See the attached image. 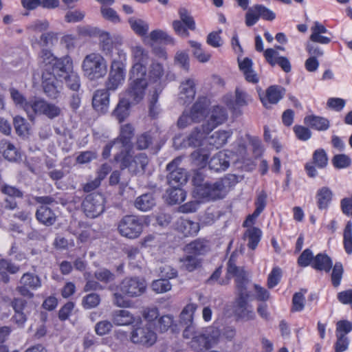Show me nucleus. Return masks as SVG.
Segmentation results:
<instances>
[{
    "instance_id": "f257e3e1",
    "label": "nucleus",
    "mask_w": 352,
    "mask_h": 352,
    "mask_svg": "<svg viewBox=\"0 0 352 352\" xmlns=\"http://www.w3.org/2000/svg\"><path fill=\"white\" fill-rule=\"evenodd\" d=\"M227 275L228 278L230 276L235 277L238 292L234 309L235 316L245 321L254 320L256 315L252 305L248 302L250 294L246 288L249 280L245 272L236 265V261L233 256H230L228 262Z\"/></svg>"
},
{
    "instance_id": "f03ea898",
    "label": "nucleus",
    "mask_w": 352,
    "mask_h": 352,
    "mask_svg": "<svg viewBox=\"0 0 352 352\" xmlns=\"http://www.w3.org/2000/svg\"><path fill=\"white\" fill-rule=\"evenodd\" d=\"M201 175L197 173L193 179L195 186V192L196 195L206 201L215 200L217 199H222L226 195L227 184L229 182L227 179H219L214 183H199V180L201 179Z\"/></svg>"
},
{
    "instance_id": "7ed1b4c3",
    "label": "nucleus",
    "mask_w": 352,
    "mask_h": 352,
    "mask_svg": "<svg viewBox=\"0 0 352 352\" xmlns=\"http://www.w3.org/2000/svg\"><path fill=\"white\" fill-rule=\"evenodd\" d=\"M84 76L90 80H97L104 78L107 74V63L99 53H90L85 56L82 62Z\"/></svg>"
},
{
    "instance_id": "20e7f679",
    "label": "nucleus",
    "mask_w": 352,
    "mask_h": 352,
    "mask_svg": "<svg viewBox=\"0 0 352 352\" xmlns=\"http://www.w3.org/2000/svg\"><path fill=\"white\" fill-rule=\"evenodd\" d=\"M114 159L120 163L122 169L128 168L133 175H142L144 173L145 168L148 164V156L145 153H139L135 155L133 159L129 155V151H121L117 154Z\"/></svg>"
},
{
    "instance_id": "39448f33",
    "label": "nucleus",
    "mask_w": 352,
    "mask_h": 352,
    "mask_svg": "<svg viewBox=\"0 0 352 352\" xmlns=\"http://www.w3.org/2000/svg\"><path fill=\"white\" fill-rule=\"evenodd\" d=\"M148 86L146 74H133L129 72V83L125 91L126 98L131 103H139L145 96V91Z\"/></svg>"
},
{
    "instance_id": "423d86ee",
    "label": "nucleus",
    "mask_w": 352,
    "mask_h": 352,
    "mask_svg": "<svg viewBox=\"0 0 352 352\" xmlns=\"http://www.w3.org/2000/svg\"><path fill=\"white\" fill-rule=\"evenodd\" d=\"M157 333L148 322L146 324L140 323L139 325L133 326L130 333V340L133 344L144 347L152 346L157 342Z\"/></svg>"
},
{
    "instance_id": "0eeeda50",
    "label": "nucleus",
    "mask_w": 352,
    "mask_h": 352,
    "mask_svg": "<svg viewBox=\"0 0 352 352\" xmlns=\"http://www.w3.org/2000/svg\"><path fill=\"white\" fill-rule=\"evenodd\" d=\"M117 230L123 237L138 239L143 231V224L135 215H125L117 223Z\"/></svg>"
},
{
    "instance_id": "6e6552de",
    "label": "nucleus",
    "mask_w": 352,
    "mask_h": 352,
    "mask_svg": "<svg viewBox=\"0 0 352 352\" xmlns=\"http://www.w3.org/2000/svg\"><path fill=\"white\" fill-rule=\"evenodd\" d=\"M143 318L159 332H166L173 324L174 318L170 314L160 316L157 307H147L142 313Z\"/></svg>"
},
{
    "instance_id": "1a4fd4ad",
    "label": "nucleus",
    "mask_w": 352,
    "mask_h": 352,
    "mask_svg": "<svg viewBox=\"0 0 352 352\" xmlns=\"http://www.w3.org/2000/svg\"><path fill=\"white\" fill-rule=\"evenodd\" d=\"M105 199L102 194L92 193L86 196L82 208L87 217L96 218L104 210Z\"/></svg>"
},
{
    "instance_id": "9d476101",
    "label": "nucleus",
    "mask_w": 352,
    "mask_h": 352,
    "mask_svg": "<svg viewBox=\"0 0 352 352\" xmlns=\"http://www.w3.org/2000/svg\"><path fill=\"white\" fill-rule=\"evenodd\" d=\"M183 337L186 339H191L188 345L196 352H201L204 349L212 347L202 330H197L194 325L186 327L183 331Z\"/></svg>"
},
{
    "instance_id": "9b49d317",
    "label": "nucleus",
    "mask_w": 352,
    "mask_h": 352,
    "mask_svg": "<svg viewBox=\"0 0 352 352\" xmlns=\"http://www.w3.org/2000/svg\"><path fill=\"white\" fill-rule=\"evenodd\" d=\"M118 289L122 294L135 298L145 293L146 283L143 278L139 277H126L120 283Z\"/></svg>"
},
{
    "instance_id": "f8f14e48",
    "label": "nucleus",
    "mask_w": 352,
    "mask_h": 352,
    "mask_svg": "<svg viewBox=\"0 0 352 352\" xmlns=\"http://www.w3.org/2000/svg\"><path fill=\"white\" fill-rule=\"evenodd\" d=\"M30 108L32 109L29 116L30 120H34L36 115H44L50 119H54L61 113V109L58 106L44 100H34Z\"/></svg>"
},
{
    "instance_id": "ddd939ff",
    "label": "nucleus",
    "mask_w": 352,
    "mask_h": 352,
    "mask_svg": "<svg viewBox=\"0 0 352 352\" xmlns=\"http://www.w3.org/2000/svg\"><path fill=\"white\" fill-rule=\"evenodd\" d=\"M125 80V66L120 60H113L111 62L107 80L105 82L106 89L109 91L116 90L122 85Z\"/></svg>"
},
{
    "instance_id": "4468645a",
    "label": "nucleus",
    "mask_w": 352,
    "mask_h": 352,
    "mask_svg": "<svg viewBox=\"0 0 352 352\" xmlns=\"http://www.w3.org/2000/svg\"><path fill=\"white\" fill-rule=\"evenodd\" d=\"M41 287L40 277L32 273L26 272L21 277L19 285L16 287V290L21 296L31 299L34 295L30 289L35 290Z\"/></svg>"
},
{
    "instance_id": "2eb2a0df",
    "label": "nucleus",
    "mask_w": 352,
    "mask_h": 352,
    "mask_svg": "<svg viewBox=\"0 0 352 352\" xmlns=\"http://www.w3.org/2000/svg\"><path fill=\"white\" fill-rule=\"evenodd\" d=\"M42 86L47 97L56 99L63 90V80L58 78L46 69L42 74Z\"/></svg>"
},
{
    "instance_id": "dca6fc26",
    "label": "nucleus",
    "mask_w": 352,
    "mask_h": 352,
    "mask_svg": "<svg viewBox=\"0 0 352 352\" xmlns=\"http://www.w3.org/2000/svg\"><path fill=\"white\" fill-rule=\"evenodd\" d=\"M181 161V157H177L166 166V170L168 171L167 181L172 187L180 186L187 182V173L186 170L179 167Z\"/></svg>"
},
{
    "instance_id": "f3484780",
    "label": "nucleus",
    "mask_w": 352,
    "mask_h": 352,
    "mask_svg": "<svg viewBox=\"0 0 352 352\" xmlns=\"http://www.w3.org/2000/svg\"><path fill=\"white\" fill-rule=\"evenodd\" d=\"M133 65L129 72L133 74H146V65L149 60L148 51L142 47L137 45L131 49Z\"/></svg>"
},
{
    "instance_id": "a211bd4d",
    "label": "nucleus",
    "mask_w": 352,
    "mask_h": 352,
    "mask_svg": "<svg viewBox=\"0 0 352 352\" xmlns=\"http://www.w3.org/2000/svg\"><path fill=\"white\" fill-rule=\"evenodd\" d=\"M260 17L267 21H272L275 19L276 14L263 5H255L250 8L245 14L246 25L248 27L254 25Z\"/></svg>"
},
{
    "instance_id": "6ab92c4d",
    "label": "nucleus",
    "mask_w": 352,
    "mask_h": 352,
    "mask_svg": "<svg viewBox=\"0 0 352 352\" xmlns=\"http://www.w3.org/2000/svg\"><path fill=\"white\" fill-rule=\"evenodd\" d=\"M100 50L108 54L112 52L113 48L120 46L123 43L122 37L119 34L111 35L109 32L98 30Z\"/></svg>"
},
{
    "instance_id": "aec40b11",
    "label": "nucleus",
    "mask_w": 352,
    "mask_h": 352,
    "mask_svg": "<svg viewBox=\"0 0 352 352\" xmlns=\"http://www.w3.org/2000/svg\"><path fill=\"white\" fill-rule=\"evenodd\" d=\"M210 131H206L205 126L195 127L189 135L183 140L184 147H201L205 144L206 135Z\"/></svg>"
},
{
    "instance_id": "412c9836",
    "label": "nucleus",
    "mask_w": 352,
    "mask_h": 352,
    "mask_svg": "<svg viewBox=\"0 0 352 352\" xmlns=\"http://www.w3.org/2000/svg\"><path fill=\"white\" fill-rule=\"evenodd\" d=\"M10 305L14 311L11 320L13 323L16 324L18 327H23L28 320V317L23 311L27 305V301L22 298H14L10 302Z\"/></svg>"
},
{
    "instance_id": "4be33fe9",
    "label": "nucleus",
    "mask_w": 352,
    "mask_h": 352,
    "mask_svg": "<svg viewBox=\"0 0 352 352\" xmlns=\"http://www.w3.org/2000/svg\"><path fill=\"white\" fill-rule=\"evenodd\" d=\"M228 118L226 111L220 106H214L209 113L207 122L204 125L206 131H212L217 126L223 124Z\"/></svg>"
},
{
    "instance_id": "5701e85b",
    "label": "nucleus",
    "mask_w": 352,
    "mask_h": 352,
    "mask_svg": "<svg viewBox=\"0 0 352 352\" xmlns=\"http://www.w3.org/2000/svg\"><path fill=\"white\" fill-rule=\"evenodd\" d=\"M52 74L61 79L68 73L74 70L73 61L70 56H65L60 58H56L52 67Z\"/></svg>"
},
{
    "instance_id": "b1692460",
    "label": "nucleus",
    "mask_w": 352,
    "mask_h": 352,
    "mask_svg": "<svg viewBox=\"0 0 352 352\" xmlns=\"http://www.w3.org/2000/svg\"><path fill=\"white\" fill-rule=\"evenodd\" d=\"M134 135V128L131 124L122 125L120 135L115 139V144L117 147H122L121 151H129L131 148V140Z\"/></svg>"
},
{
    "instance_id": "393cba45",
    "label": "nucleus",
    "mask_w": 352,
    "mask_h": 352,
    "mask_svg": "<svg viewBox=\"0 0 352 352\" xmlns=\"http://www.w3.org/2000/svg\"><path fill=\"white\" fill-rule=\"evenodd\" d=\"M179 99L183 104L190 103L195 96V82L194 79L188 78L181 82Z\"/></svg>"
},
{
    "instance_id": "a878e982",
    "label": "nucleus",
    "mask_w": 352,
    "mask_h": 352,
    "mask_svg": "<svg viewBox=\"0 0 352 352\" xmlns=\"http://www.w3.org/2000/svg\"><path fill=\"white\" fill-rule=\"evenodd\" d=\"M285 89L281 87L273 85L270 86L266 90L264 97H261L263 104L267 109L271 107V104H276L284 96Z\"/></svg>"
},
{
    "instance_id": "bb28decb",
    "label": "nucleus",
    "mask_w": 352,
    "mask_h": 352,
    "mask_svg": "<svg viewBox=\"0 0 352 352\" xmlns=\"http://www.w3.org/2000/svg\"><path fill=\"white\" fill-rule=\"evenodd\" d=\"M106 89L97 90L92 100L93 107L98 112L102 113H105L109 107V94Z\"/></svg>"
},
{
    "instance_id": "cd10ccee",
    "label": "nucleus",
    "mask_w": 352,
    "mask_h": 352,
    "mask_svg": "<svg viewBox=\"0 0 352 352\" xmlns=\"http://www.w3.org/2000/svg\"><path fill=\"white\" fill-rule=\"evenodd\" d=\"M165 74V68L162 63L153 61L148 71V80L150 83L156 84L155 88H162L161 80Z\"/></svg>"
},
{
    "instance_id": "c85d7f7f",
    "label": "nucleus",
    "mask_w": 352,
    "mask_h": 352,
    "mask_svg": "<svg viewBox=\"0 0 352 352\" xmlns=\"http://www.w3.org/2000/svg\"><path fill=\"white\" fill-rule=\"evenodd\" d=\"M113 324L116 326H129L133 324L135 318L129 311L126 309H118L111 314Z\"/></svg>"
},
{
    "instance_id": "c756f323",
    "label": "nucleus",
    "mask_w": 352,
    "mask_h": 352,
    "mask_svg": "<svg viewBox=\"0 0 352 352\" xmlns=\"http://www.w3.org/2000/svg\"><path fill=\"white\" fill-rule=\"evenodd\" d=\"M311 32L309 41L320 44H328L331 42L329 37L322 35V34L327 33L328 30L318 21L314 22V25L311 28Z\"/></svg>"
},
{
    "instance_id": "7c9ffc66",
    "label": "nucleus",
    "mask_w": 352,
    "mask_h": 352,
    "mask_svg": "<svg viewBox=\"0 0 352 352\" xmlns=\"http://www.w3.org/2000/svg\"><path fill=\"white\" fill-rule=\"evenodd\" d=\"M199 224L197 222L180 218L176 223L177 230L184 236H193L199 230Z\"/></svg>"
},
{
    "instance_id": "2f4dec72",
    "label": "nucleus",
    "mask_w": 352,
    "mask_h": 352,
    "mask_svg": "<svg viewBox=\"0 0 352 352\" xmlns=\"http://www.w3.org/2000/svg\"><path fill=\"white\" fill-rule=\"evenodd\" d=\"M36 219L46 226H50L55 223L56 215L48 206H41L36 212Z\"/></svg>"
},
{
    "instance_id": "473e14b6",
    "label": "nucleus",
    "mask_w": 352,
    "mask_h": 352,
    "mask_svg": "<svg viewBox=\"0 0 352 352\" xmlns=\"http://www.w3.org/2000/svg\"><path fill=\"white\" fill-rule=\"evenodd\" d=\"M209 168L214 171L226 170L230 166V160L227 154L219 151L215 154L208 162Z\"/></svg>"
},
{
    "instance_id": "72a5a7b5",
    "label": "nucleus",
    "mask_w": 352,
    "mask_h": 352,
    "mask_svg": "<svg viewBox=\"0 0 352 352\" xmlns=\"http://www.w3.org/2000/svg\"><path fill=\"white\" fill-rule=\"evenodd\" d=\"M251 101L250 96L242 89L237 87L235 89V100L226 99V103L229 109H236V107H243L248 104Z\"/></svg>"
},
{
    "instance_id": "f704fd0d",
    "label": "nucleus",
    "mask_w": 352,
    "mask_h": 352,
    "mask_svg": "<svg viewBox=\"0 0 352 352\" xmlns=\"http://www.w3.org/2000/svg\"><path fill=\"white\" fill-rule=\"evenodd\" d=\"M208 104L205 98L199 99L192 106L190 111L191 120L201 121L206 116Z\"/></svg>"
},
{
    "instance_id": "c9c22d12",
    "label": "nucleus",
    "mask_w": 352,
    "mask_h": 352,
    "mask_svg": "<svg viewBox=\"0 0 352 352\" xmlns=\"http://www.w3.org/2000/svg\"><path fill=\"white\" fill-rule=\"evenodd\" d=\"M155 204L153 195L152 193H145L135 199L134 206L138 210L146 212L151 210Z\"/></svg>"
},
{
    "instance_id": "e433bc0d",
    "label": "nucleus",
    "mask_w": 352,
    "mask_h": 352,
    "mask_svg": "<svg viewBox=\"0 0 352 352\" xmlns=\"http://www.w3.org/2000/svg\"><path fill=\"white\" fill-rule=\"evenodd\" d=\"M10 94L14 104L23 108L29 117L32 112V109H30V106H32L33 101L34 100L27 101L24 96L15 88H10Z\"/></svg>"
},
{
    "instance_id": "4c0bfd02",
    "label": "nucleus",
    "mask_w": 352,
    "mask_h": 352,
    "mask_svg": "<svg viewBox=\"0 0 352 352\" xmlns=\"http://www.w3.org/2000/svg\"><path fill=\"white\" fill-rule=\"evenodd\" d=\"M131 102L126 98H123L119 100L116 109L113 111V116L122 122L129 116V109Z\"/></svg>"
},
{
    "instance_id": "58836bf2",
    "label": "nucleus",
    "mask_w": 352,
    "mask_h": 352,
    "mask_svg": "<svg viewBox=\"0 0 352 352\" xmlns=\"http://www.w3.org/2000/svg\"><path fill=\"white\" fill-rule=\"evenodd\" d=\"M304 122L308 126L318 131H325L329 127V121L327 118L314 115L306 116Z\"/></svg>"
},
{
    "instance_id": "ea45409f",
    "label": "nucleus",
    "mask_w": 352,
    "mask_h": 352,
    "mask_svg": "<svg viewBox=\"0 0 352 352\" xmlns=\"http://www.w3.org/2000/svg\"><path fill=\"white\" fill-rule=\"evenodd\" d=\"M332 261L328 255L320 253L314 257L311 266L315 270L329 272L332 267Z\"/></svg>"
},
{
    "instance_id": "a19ab883",
    "label": "nucleus",
    "mask_w": 352,
    "mask_h": 352,
    "mask_svg": "<svg viewBox=\"0 0 352 352\" xmlns=\"http://www.w3.org/2000/svg\"><path fill=\"white\" fill-rule=\"evenodd\" d=\"M239 66L243 72L247 81L256 83L258 78L252 69V61L248 58H245L242 61L239 60Z\"/></svg>"
},
{
    "instance_id": "79ce46f5",
    "label": "nucleus",
    "mask_w": 352,
    "mask_h": 352,
    "mask_svg": "<svg viewBox=\"0 0 352 352\" xmlns=\"http://www.w3.org/2000/svg\"><path fill=\"white\" fill-rule=\"evenodd\" d=\"M332 191L328 187H322L316 194L318 207L320 210L327 208L332 199Z\"/></svg>"
},
{
    "instance_id": "37998d69",
    "label": "nucleus",
    "mask_w": 352,
    "mask_h": 352,
    "mask_svg": "<svg viewBox=\"0 0 352 352\" xmlns=\"http://www.w3.org/2000/svg\"><path fill=\"white\" fill-rule=\"evenodd\" d=\"M208 250L207 242L202 239L195 240L188 244L185 248V251L188 254H191L196 256L204 254Z\"/></svg>"
},
{
    "instance_id": "c03bdc74",
    "label": "nucleus",
    "mask_w": 352,
    "mask_h": 352,
    "mask_svg": "<svg viewBox=\"0 0 352 352\" xmlns=\"http://www.w3.org/2000/svg\"><path fill=\"white\" fill-rule=\"evenodd\" d=\"M230 137V133L226 131H218L212 133L207 140V142L210 146H214L218 148L223 146L228 138Z\"/></svg>"
},
{
    "instance_id": "a18cd8bd",
    "label": "nucleus",
    "mask_w": 352,
    "mask_h": 352,
    "mask_svg": "<svg viewBox=\"0 0 352 352\" xmlns=\"http://www.w3.org/2000/svg\"><path fill=\"white\" fill-rule=\"evenodd\" d=\"M261 236V231L259 228L251 227L248 228L245 234L244 237L248 241V246L251 250H255L257 247Z\"/></svg>"
},
{
    "instance_id": "49530a36",
    "label": "nucleus",
    "mask_w": 352,
    "mask_h": 352,
    "mask_svg": "<svg viewBox=\"0 0 352 352\" xmlns=\"http://www.w3.org/2000/svg\"><path fill=\"white\" fill-rule=\"evenodd\" d=\"M182 267L188 272H192L201 265V261L197 256L189 254L180 258Z\"/></svg>"
},
{
    "instance_id": "de8ad7c7",
    "label": "nucleus",
    "mask_w": 352,
    "mask_h": 352,
    "mask_svg": "<svg viewBox=\"0 0 352 352\" xmlns=\"http://www.w3.org/2000/svg\"><path fill=\"white\" fill-rule=\"evenodd\" d=\"M129 23L136 34L143 36L147 34L149 27L146 21L140 19L131 17L129 19Z\"/></svg>"
},
{
    "instance_id": "09e8293b",
    "label": "nucleus",
    "mask_w": 352,
    "mask_h": 352,
    "mask_svg": "<svg viewBox=\"0 0 352 352\" xmlns=\"http://www.w3.org/2000/svg\"><path fill=\"white\" fill-rule=\"evenodd\" d=\"M66 86L74 91H78L80 87V77L79 74L74 70L63 78Z\"/></svg>"
},
{
    "instance_id": "8fccbe9b",
    "label": "nucleus",
    "mask_w": 352,
    "mask_h": 352,
    "mask_svg": "<svg viewBox=\"0 0 352 352\" xmlns=\"http://www.w3.org/2000/svg\"><path fill=\"white\" fill-rule=\"evenodd\" d=\"M208 156V153L204 148H199L192 152L190 155L193 164L200 168H204L206 166Z\"/></svg>"
},
{
    "instance_id": "3c124183",
    "label": "nucleus",
    "mask_w": 352,
    "mask_h": 352,
    "mask_svg": "<svg viewBox=\"0 0 352 352\" xmlns=\"http://www.w3.org/2000/svg\"><path fill=\"white\" fill-rule=\"evenodd\" d=\"M162 88H155L153 93L149 95V113L153 118L156 117L160 113L159 106L157 105V100Z\"/></svg>"
},
{
    "instance_id": "603ef678",
    "label": "nucleus",
    "mask_w": 352,
    "mask_h": 352,
    "mask_svg": "<svg viewBox=\"0 0 352 352\" xmlns=\"http://www.w3.org/2000/svg\"><path fill=\"white\" fill-rule=\"evenodd\" d=\"M151 289L157 294H163L170 291L172 288V285L168 279L161 278L155 280L151 283Z\"/></svg>"
},
{
    "instance_id": "864d4df0",
    "label": "nucleus",
    "mask_w": 352,
    "mask_h": 352,
    "mask_svg": "<svg viewBox=\"0 0 352 352\" xmlns=\"http://www.w3.org/2000/svg\"><path fill=\"white\" fill-rule=\"evenodd\" d=\"M343 245L348 254H352V223L348 221L343 233Z\"/></svg>"
},
{
    "instance_id": "5fc2aeb1",
    "label": "nucleus",
    "mask_w": 352,
    "mask_h": 352,
    "mask_svg": "<svg viewBox=\"0 0 352 352\" xmlns=\"http://www.w3.org/2000/svg\"><path fill=\"white\" fill-rule=\"evenodd\" d=\"M149 38L154 42H160L165 44L173 43V38L162 30H155L152 31L149 34Z\"/></svg>"
},
{
    "instance_id": "6e6d98bb",
    "label": "nucleus",
    "mask_w": 352,
    "mask_h": 352,
    "mask_svg": "<svg viewBox=\"0 0 352 352\" xmlns=\"http://www.w3.org/2000/svg\"><path fill=\"white\" fill-rule=\"evenodd\" d=\"M188 43L194 49L193 54L199 62L206 63L210 60L211 56L210 54L204 51L200 43L194 41H189Z\"/></svg>"
},
{
    "instance_id": "4d7b16f0",
    "label": "nucleus",
    "mask_w": 352,
    "mask_h": 352,
    "mask_svg": "<svg viewBox=\"0 0 352 352\" xmlns=\"http://www.w3.org/2000/svg\"><path fill=\"white\" fill-rule=\"evenodd\" d=\"M101 299L99 294L91 293L82 298V305L86 309H90L98 307L100 303Z\"/></svg>"
},
{
    "instance_id": "13d9d810",
    "label": "nucleus",
    "mask_w": 352,
    "mask_h": 352,
    "mask_svg": "<svg viewBox=\"0 0 352 352\" xmlns=\"http://www.w3.org/2000/svg\"><path fill=\"white\" fill-rule=\"evenodd\" d=\"M179 186L173 187L168 191V199L170 204H179L185 200L186 193Z\"/></svg>"
},
{
    "instance_id": "bf43d9fd",
    "label": "nucleus",
    "mask_w": 352,
    "mask_h": 352,
    "mask_svg": "<svg viewBox=\"0 0 352 352\" xmlns=\"http://www.w3.org/2000/svg\"><path fill=\"white\" fill-rule=\"evenodd\" d=\"M5 146H6V148L3 151V156L6 159L12 162L16 161L19 158L20 155L13 144L7 143L6 142H1L0 143V149L3 148Z\"/></svg>"
},
{
    "instance_id": "052dcab7",
    "label": "nucleus",
    "mask_w": 352,
    "mask_h": 352,
    "mask_svg": "<svg viewBox=\"0 0 352 352\" xmlns=\"http://www.w3.org/2000/svg\"><path fill=\"white\" fill-rule=\"evenodd\" d=\"M313 162L319 168H324L328 164V157L324 149L320 148L313 154Z\"/></svg>"
},
{
    "instance_id": "680f3d73",
    "label": "nucleus",
    "mask_w": 352,
    "mask_h": 352,
    "mask_svg": "<svg viewBox=\"0 0 352 352\" xmlns=\"http://www.w3.org/2000/svg\"><path fill=\"white\" fill-rule=\"evenodd\" d=\"M197 306L194 304L187 305L180 314V319L185 324L192 325V321Z\"/></svg>"
},
{
    "instance_id": "e2e57ef3",
    "label": "nucleus",
    "mask_w": 352,
    "mask_h": 352,
    "mask_svg": "<svg viewBox=\"0 0 352 352\" xmlns=\"http://www.w3.org/2000/svg\"><path fill=\"white\" fill-rule=\"evenodd\" d=\"M13 124L16 132L19 135H25L28 133L29 124L21 116H16L13 119Z\"/></svg>"
},
{
    "instance_id": "0e129e2a",
    "label": "nucleus",
    "mask_w": 352,
    "mask_h": 352,
    "mask_svg": "<svg viewBox=\"0 0 352 352\" xmlns=\"http://www.w3.org/2000/svg\"><path fill=\"white\" fill-rule=\"evenodd\" d=\"M344 269L342 264L340 262H336L333 267L331 276V283L333 287H337L340 285Z\"/></svg>"
},
{
    "instance_id": "69168bd1",
    "label": "nucleus",
    "mask_w": 352,
    "mask_h": 352,
    "mask_svg": "<svg viewBox=\"0 0 352 352\" xmlns=\"http://www.w3.org/2000/svg\"><path fill=\"white\" fill-rule=\"evenodd\" d=\"M179 15L180 21L186 25V27L190 30H195V22L193 18L190 15L188 11L185 8H180L179 9Z\"/></svg>"
},
{
    "instance_id": "338daca9",
    "label": "nucleus",
    "mask_w": 352,
    "mask_h": 352,
    "mask_svg": "<svg viewBox=\"0 0 352 352\" xmlns=\"http://www.w3.org/2000/svg\"><path fill=\"white\" fill-rule=\"evenodd\" d=\"M202 331L204 334H205L206 338L209 341L211 346L217 343L221 336L220 330L218 328L214 327H210L206 329H202Z\"/></svg>"
},
{
    "instance_id": "774afa93",
    "label": "nucleus",
    "mask_w": 352,
    "mask_h": 352,
    "mask_svg": "<svg viewBox=\"0 0 352 352\" xmlns=\"http://www.w3.org/2000/svg\"><path fill=\"white\" fill-rule=\"evenodd\" d=\"M152 142V136L149 133L146 132L137 137L135 146L139 150H144L148 148Z\"/></svg>"
}]
</instances>
